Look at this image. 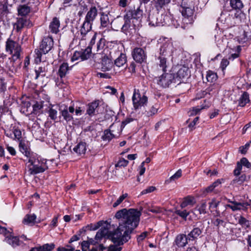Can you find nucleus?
I'll list each match as a JSON object with an SVG mask.
<instances>
[{
  "label": "nucleus",
  "mask_w": 251,
  "mask_h": 251,
  "mask_svg": "<svg viewBox=\"0 0 251 251\" xmlns=\"http://www.w3.org/2000/svg\"><path fill=\"white\" fill-rule=\"evenodd\" d=\"M141 213L137 209L123 208L116 212L115 217L119 220V226L111 234L113 243L118 245H110L108 251H121L123 245L131 238V234L138 226Z\"/></svg>",
  "instance_id": "1"
},
{
  "label": "nucleus",
  "mask_w": 251,
  "mask_h": 251,
  "mask_svg": "<svg viewBox=\"0 0 251 251\" xmlns=\"http://www.w3.org/2000/svg\"><path fill=\"white\" fill-rule=\"evenodd\" d=\"M27 160L26 166L30 175L43 173L48 169V161L41 159L36 153L29 156Z\"/></svg>",
  "instance_id": "2"
},
{
  "label": "nucleus",
  "mask_w": 251,
  "mask_h": 251,
  "mask_svg": "<svg viewBox=\"0 0 251 251\" xmlns=\"http://www.w3.org/2000/svg\"><path fill=\"white\" fill-rule=\"evenodd\" d=\"M53 46V39L51 37H44L40 46L39 49L35 50V61L36 63L42 61V53L45 54L50 51Z\"/></svg>",
  "instance_id": "3"
},
{
  "label": "nucleus",
  "mask_w": 251,
  "mask_h": 251,
  "mask_svg": "<svg viewBox=\"0 0 251 251\" xmlns=\"http://www.w3.org/2000/svg\"><path fill=\"white\" fill-rule=\"evenodd\" d=\"M133 105L135 110L140 108L142 106L146 105L148 102V98L146 96H141L138 89H134L132 98Z\"/></svg>",
  "instance_id": "4"
},
{
  "label": "nucleus",
  "mask_w": 251,
  "mask_h": 251,
  "mask_svg": "<svg viewBox=\"0 0 251 251\" xmlns=\"http://www.w3.org/2000/svg\"><path fill=\"white\" fill-rule=\"evenodd\" d=\"M6 51L13 54V57L18 59L20 57L21 47L19 44L13 40L8 39L6 42Z\"/></svg>",
  "instance_id": "5"
},
{
  "label": "nucleus",
  "mask_w": 251,
  "mask_h": 251,
  "mask_svg": "<svg viewBox=\"0 0 251 251\" xmlns=\"http://www.w3.org/2000/svg\"><path fill=\"white\" fill-rule=\"evenodd\" d=\"M97 37V34L96 33H94L88 47L84 50H82L81 51H79L80 58L82 60H87L91 56L92 53V47L91 46L94 45L95 43H96Z\"/></svg>",
  "instance_id": "6"
},
{
  "label": "nucleus",
  "mask_w": 251,
  "mask_h": 251,
  "mask_svg": "<svg viewBox=\"0 0 251 251\" xmlns=\"http://www.w3.org/2000/svg\"><path fill=\"white\" fill-rule=\"evenodd\" d=\"M92 28L91 24L83 22L78 33L77 38L80 40H85L90 37V30Z\"/></svg>",
  "instance_id": "7"
},
{
  "label": "nucleus",
  "mask_w": 251,
  "mask_h": 251,
  "mask_svg": "<svg viewBox=\"0 0 251 251\" xmlns=\"http://www.w3.org/2000/svg\"><path fill=\"white\" fill-rule=\"evenodd\" d=\"M132 56L133 59L139 63L145 62L147 58L144 50L141 48H135L132 51Z\"/></svg>",
  "instance_id": "8"
},
{
  "label": "nucleus",
  "mask_w": 251,
  "mask_h": 251,
  "mask_svg": "<svg viewBox=\"0 0 251 251\" xmlns=\"http://www.w3.org/2000/svg\"><path fill=\"white\" fill-rule=\"evenodd\" d=\"M174 76L171 73L162 74L157 80V83L162 87L165 88L169 86L174 79Z\"/></svg>",
  "instance_id": "9"
},
{
  "label": "nucleus",
  "mask_w": 251,
  "mask_h": 251,
  "mask_svg": "<svg viewBox=\"0 0 251 251\" xmlns=\"http://www.w3.org/2000/svg\"><path fill=\"white\" fill-rule=\"evenodd\" d=\"M175 50V48L172 43H166L161 47L159 55L169 58Z\"/></svg>",
  "instance_id": "10"
},
{
  "label": "nucleus",
  "mask_w": 251,
  "mask_h": 251,
  "mask_svg": "<svg viewBox=\"0 0 251 251\" xmlns=\"http://www.w3.org/2000/svg\"><path fill=\"white\" fill-rule=\"evenodd\" d=\"M180 11L182 15L184 17L182 20L183 23L186 24L191 23L192 22V16L194 14L193 10L190 7L182 6L181 9Z\"/></svg>",
  "instance_id": "11"
},
{
  "label": "nucleus",
  "mask_w": 251,
  "mask_h": 251,
  "mask_svg": "<svg viewBox=\"0 0 251 251\" xmlns=\"http://www.w3.org/2000/svg\"><path fill=\"white\" fill-rule=\"evenodd\" d=\"M228 201L232 204H227V206L232 209V211H235L237 210H246L250 204L247 202H237L235 201Z\"/></svg>",
  "instance_id": "12"
},
{
  "label": "nucleus",
  "mask_w": 251,
  "mask_h": 251,
  "mask_svg": "<svg viewBox=\"0 0 251 251\" xmlns=\"http://www.w3.org/2000/svg\"><path fill=\"white\" fill-rule=\"evenodd\" d=\"M143 10L140 7H138L136 9L133 10H129L126 14V19L131 20L132 19H136L139 22L143 16Z\"/></svg>",
  "instance_id": "13"
},
{
  "label": "nucleus",
  "mask_w": 251,
  "mask_h": 251,
  "mask_svg": "<svg viewBox=\"0 0 251 251\" xmlns=\"http://www.w3.org/2000/svg\"><path fill=\"white\" fill-rule=\"evenodd\" d=\"M98 15V10L95 6L91 7L88 11L84 22L91 24L92 25L93 21L95 20Z\"/></svg>",
  "instance_id": "14"
},
{
  "label": "nucleus",
  "mask_w": 251,
  "mask_h": 251,
  "mask_svg": "<svg viewBox=\"0 0 251 251\" xmlns=\"http://www.w3.org/2000/svg\"><path fill=\"white\" fill-rule=\"evenodd\" d=\"M73 66H69L67 63L63 62L59 67L57 75L61 79L65 78L69 74Z\"/></svg>",
  "instance_id": "15"
},
{
  "label": "nucleus",
  "mask_w": 251,
  "mask_h": 251,
  "mask_svg": "<svg viewBox=\"0 0 251 251\" xmlns=\"http://www.w3.org/2000/svg\"><path fill=\"white\" fill-rule=\"evenodd\" d=\"M16 30L17 32L20 31L25 26L31 27L32 24L31 22L25 18H20L18 19L17 22L15 24Z\"/></svg>",
  "instance_id": "16"
},
{
  "label": "nucleus",
  "mask_w": 251,
  "mask_h": 251,
  "mask_svg": "<svg viewBox=\"0 0 251 251\" xmlns=\"http://www.w3.org/2000/svg\"><path fill=\"white\" fill-rule=\"evenodd\" d=\"M3 234L5 236V241L11 245L13 247H17L20 245V241L19 238L16 236H11L10 234V232L6 229V233H0Z\"/></svg>",
  "instance_id": "17"
},
{
  "label": "nucleus",
  "mask_w": 251,
  "mask_h": 251,
  "mask_svg": "<svg viewBox=\"0 0 251 251\" xmlns=\"http://www.w3.org/2000/svg\"><path fill=\"white\" fill-rule=\"evenodd\" d=\"M113 67L112 59L107 55L102 57L101 61V70L103 72L110 71Z\"/></svg>",
  "instance_id": "18"
},
{
  "label": "nucleus",
  "mask_w": 251,
  "mask_h": 251,
  "mask_svg": "<svg viewBox=\"0 0 251 251\" xmlns=\"http://www.w3.org/2000/svg\"><path fill=\"white\" fill-rule=\"evenodd\" d=\"M203 227V224L201 223H200V225L198 226L194 227L193 229L188 234V238L189 239H197L201 234Z\"/></svg>",
  "instance_id": "19"
},
{
  "label": "nucleus",
  "mask_w": 251,
  "mask_h": 251,
  "mask_svg": "<svg viewBox=\"0 0 251 251\" xmlns=\"http://www.w3.org/2000/svg\"><path fill=\"white\" fill-rule=\"evenodd\" d=\"M168 58V57L160 55L158 57L159 62L157 63V64L164 73L166 72L169 68V62L167 60Z\"/></svg>",
  "instance_id": "20"
},
{
  "label": "nucleus",
  "mask_w": 251,
  "mask_h": 251,
  "mask_svg": "<svg viewBox=\"0 0 251 251\" xmlns=\"http://www.w3.org/2000/svg\"><path fill=\"white\" fill-rule=\"evenodd\" d=\"M99 105V100H96L88 104L87 110V114L91 116L96 114V113H98Z\"/></svg>",
  "instance_id": "21"
},
{
  "label": "nucleus",
  "mask_w": 251,
  "mask_h": 251,
  "mask_svg": "<svg viewBox=\"0 0 251 251\" xmlns=\"http://www.w3.org/2000/svg\"><path fill=\"white\" fill-rule=\"evenodd\" d=\"M105 45V40L104 38H100L99 39L98 41L96 44H94L92 47L93 50L94 54L98 53L99 51L103 50Z\"/></svg>",
  "instance_id": "22"
},
{
  "label": "nucleus",
  "mask_w": 251,
  "mask_h": 251,
  "mask_svg": "<svg viewBox=\"0 0 251 251\" xmlns=\"http://www.w3.org/2000/svg\"><path fill=\"white\" fill-rule=\"evenodd\" d=\"M75 152L78 155L85 154L86 151V143L80 142L73 148Z\"/></svg>",
  "instance_id": "23"
},
{
  "label": "nucleus",
  "mask_w": 251,
  "mask_h": 251,
  "mask_svg": "<svg viewBox=\"0 0 251 251\" xmlns=\"http://www.w3.org/2000/svg\"><path fill=\"white\" fill-rule=\"evenodd\" d=\"M60 113L63 117V119L67 122L71 121L73 118L72 114L69 112L68 108L67 106H63L61 105L59 108Z\"/></svg>",
  "instance_id": "24"
},
{
  "label": "nucleus",
  "mask_w": 251,
  "mask_h": 251,
  "mask_svg": "<svg viewBox=\"0 0 251 251\" xmlns=\"http://www.w3.org/2000/svg\"><path fill=\"white\" fill-rule=\"evenodd\" d=\"M188 239H189L188 236H186L184 234H179L176 237V244L179 247H183L187 244Z\"/></svg>",
  "instance_id": "25"
},
{
  "label": "nucleus",
  "mask_w": 251,
  "mask_h": 251,
  "mask_svg": "<svg viewBox=\"0 0 251 251\" xmlns=\"http://www.w3.org/2000/svg\"><path fill=\"white\" fill-rule=\"evenodd\" d=\"M59 26L60 22L59 20L56 17L53 18L49 26L50 32L53 33H57L59 31Z\"/></svg>",
  "instance_id": "26"
},
{
  "label": "nucleus",
  "mask_w": 251,
  "mask_h": 251,
  "mask_svg": "<svg viewBox=\"0 0 251 251\" xmlns=\"http://www.w3.org/2000/svg\"><path fill=\"white\" fill-rule=\"evenodd\" d=\"M55 245L53 243L46 244L39 247L32 248L29 251H50L54 248Z\"/></svg>",
  "instance_id": "27"
},
{
  "label": "nucleus",
  "mask_w": 251,
  "mask_h": 251,
  "mask_svg": "<svg viewBox=\"0 0 251 251\" xmlns=\"http://www.w3.org/2000/svg\"><path fill=\"white\" fill-rule=\"evenodd\" d=\"M19 150L27 157V159L29 158V156L34 154L33 152H31L30 150L27 147L24 143L20 142L19 143Z\"/></svg>",
  "instance_id": "28"
},
{
  "label": "nucleus",
  "mask_w": 251,
  "mask_h": 251,
  "mask_svg": "<svg viewBox=\"0 0 251 251\" xmlns=\"http://www.w3.org/2000/svg\"><path fill=\"white\" fill-rule=\"evenodd\" d=\"M100 21V27L104 28L108 27L110 24L108 14L104 12L101 13Z\"/></svg>",
  "instance_id": "29"
},
{
  "label": "nucleus",
  "mask_w": 251,
  "mask_h": 251,
  "mask_svg": "<svg viewBox=\"0 0 251 251\" xmlns=\"http://www.w3.org/2000/svg\"><path fill=\"white\" fill-rule=\"evenodd\" d=\"M149 25L151 26L163 25L162 23L158 21L157 15L154 14H150L148 17Z\"/></svg>",
  "instance_id": "30"
},
{
  "label": "nucleus",
  "mask_w": 251,
  "mask_h": 251,
  "mask_svg": "<svg viewBox=\"0 0 251 251\" xmlns=\"http://www.w3.org/2000/svg\"><path fill=\"white\" fill-rule=\"evenodd\" d=\"M36 219L35 214H27L23 219V223L27 225L32 226L35 224Z\"/></svg>",
  "instance_id": "31"
},
{
  "label": "nucleus",
  "mask_w": 251,
  "mask_h": 251,
  "mask_svg": "<svg viewBox=\"0 0 251 251\" xmlns=\"http://www.w3.org/2000/svg\"><path fill=\"white\" fill-rule=\"evenodd\" d=\"M250 101L249 94L246 92H244L238 100V105L244 107L247 103H249Z\"/></svg>",
  "instance_id": "32"
},
{
  "label": "nucleus",
  "mask_w": 251,
  "mask_h": 251,
  "mask_svg": "<svg viewBox=\"0 0 251 251\" xmlns=\"http://www.w3.org/2000/svg\"><path fill=\"white\" fill-rule=\"evenodd\" d=\"M190 72L188 68L183 66L177 72V77H178L180 79L185 78L186 77H188L190 75Z\"/></svg>",
  "instance_id": "33"
},
{
  "label": "nucleus",
  "mask_w": 251,
  "mask_h": 251,
  "mask_svg": "<svg viewBox=\"0 0 251 251\" xmlns=\"http://www.w3.org/2000/svg\"><path fill=\"white\" fill-rule=\"evenodd\" d=\"M171 0H153L154 5L157 10L159 11L165 6L168 4Z\"/></svg>",
  "instance_id": "34"
},
{
  "label": "nucleus",
  "mask_w": 251,
  "mask_h": 251,
  "mask_svg": "<svg viewBox=\"0 0 251 251\" xmlns=\"http://www.w3.org/2000/svg\"><path fill=\"white\" fill-rule=\"evenodd\" d=\"M126 62V57L125 54L121 53L120 55L115 60V64L116 66L120 67L124 66Z\"/></svg>",
  "instance_id": "35"
},
{
  "label": "nucleus",
  "mask_w": 251,
  "mask_h": 251,
  "mask_svg": "<svg viewBox=\"0 0 251 251\" xmlns=\"http://www.w3.org/2000/svg\"><path fill=\"white\" fill-rule=\"evenodd\" d=\"M247 180V176L245 174L241 175L240 176H236V177L232 180L231 184L232 185L237 186L239 184H242L244 181Z\"/></svg>",
  "instance_id": "36"
},
{
  "label": "nucleus",
  "mask_w": 251,
  "mask_h": 251,
  "mask_svg": "<svg viewBox=\"0 0 251 251\" xmlns=\"http://www.w3.org/2000/svg\"><path fill=\"white\" fill-rule=\"evenodd\" d=\"M230 5L232 9L240 10L243 7V4L241 0H230Z\"/></svg>",
  "instance_id": "37"
},
{
  "label": "nucleus",
  "mask_w": 251,
  "mask_h": 251,
  "mask_svg": "<svg viewBox=\"0 0 251 251\" xmlns=\"http://www.w3.org/2000/svg\"><path fill=\"white\" fill-rule=\"evenodd\" d=\"M30 7L26 5H20L18 8L19 15L22 16L27 15L30 12Z\"/></svg>",
  "instance_id": "38"
},
{
  "label": "nucleus",
  "mask_w": 251,
  "mask_h": 251,
  "mask_svg": "<svg viewBox=\"0 0 251 251\" xmlns=\"http://www.w3.org/2000/svg\"><path fill=\"white\" fill-rule=\"evenodd\" d=\"M195 203V201H194V198L190 196H188L184 199L183 201L180 204V206L182 208H183L188 205H193Z\"/></svg>",
  "instance_id": "39"
},
{
  "label": "nucleus",
  "mask_w": 251,
  "mask_h": 251,
  "mask_svg": "<svg viewBox=\"0 0 251 251\" xmlns=\"http://www.w3.org/2000/svg\"><path fill=\"white\" fill-rule=\"evenodd\" d=\"M57 106L52 105L49 107L48 111L49 116L52 120H55L57 119Z\"/></svg>",
  "instance_id": "40"
},
{
  "label": "nucleus",
  "mask_w": 251,
  "mask_h": 251,
  "mask_svg": "<svg viewBox=\"0 0 251 251\" xmlns=\"http://www.w3.org/2000/svg\"><path fill=\"white\" fill-rule=\"evenodd\" d=\"M124 19L125 20V23L123 25L121 30L123 32L127 34L128 32H129L130 20L128 18L126 19V15L124 16Z\"/></svg>",
  "instance_id": "41"
},
{
  "label": "nucleus",
  "mask_w": 251,
  "mask_h": 251,
  "mask_svg": "<svg viewBox=\"0 0 251 251\" xmlns=\"http://www.w3.org/2000/svg\"><path fill=\"white\" fill-rule=\"evenodd\" d=\"M47 71V69L44 66H39L38 68H36L35 70L36 73L35 79H37L40 75L43 77L45 76Z\"/></svg>",
  "instance_id": "42"
},
{
  "label": "nucleus",
  "mask_w": 251,
  "mask_h": 251,
  "mask_svg": "<svg viewBox=\"0 0 251 251\" xmlns=\"http://www.w3.org/2000/svg\"><path fill=\"white\" fill-rule=\"evenodd\" d=\"M206 79L207 81L210 82H215L217 79V74L212 71H208L207 72Z\"/></svg>",
  "instance_id": "43"
},
{
  "label": "nucleus",
  "mask_w": 251,
  "mask_h": 251,
  "mask_svg": "<svg viewBox=\"0 0 251 251\" xmlns=\"http://www.w3.org/2000/svg\"><path fill=\"white\" fill-rule=\"evenodd\" d=\"M238 223L243 227H249L251 226V222L243 216H240Z\"/></svg>",
  "instance_id": "44"
},
{
  "label": "nucleus",
  "mask_w": 251,
  "mask_h": 251,
  "mask_svg": "<svg viewBox=\"0 0 251 251\" xmlns=\"http://www.w3.org/2000/svg\"><path fill=\"white\" fill-rule=\"evenodd\" d=\"M128 197V194L127 193H125L120 196V197L117 200V201L113 203L112 205L113 207L114 208L117 207L119 205L122 203L123 201Z\"/></svg>",
  "instance_id": "45"
},
{
  "label": "nucleus",
  "mask_w": 251,
  "mask_h": 251,
  "mask_svg": "<svg viewBox=\"0 0 251 251\" xmlns=\"http://www.w3.org/2000/svg\"><path fill=\"white\" fill-rule=\"evenodd\" d=\"M181 176V170H178L174 175H173L171 177H170L168 179L165 180V184H169L171 181H174L176 179H178Z\"/></svg>",
  "instance_id": "46"
},
{
  "label": "nucleus",
  "mask_w": 251,
  "mask_h": 251,
  "mask_svg": "<svg viewBox=\"0 0 251 251\" xmlns=\"http://www.w3.org/2000/svg\"><path fill=\"white\" fill-rule=\"evenodd\" d=\"M206 202L203 201L201 203L200 206H197L194 209V213H195L196 211H198L200 214H205L206 213Z\"/></svg>",
  "instance_id": "47"
},
{
  "label": "nucleus",
  "mask_w": 251,
  "mask_h": 251,
  "mask_svg": "<svg viewBox=\"0 0 251 251\" xmlns=\"http://www.w3.org/2000/svg\"><path fill=\"white\" fill-rule=\"evenodd\" d=\"M175 213L185 220H186L187 216L190 214V212H187L186 210L182 211L180 210H176Z\"/></svg>",
  "instance_id": "48"
},
{
  "label": "nucleus",
  "mask_w": 251,
  "mask_h": 251,
  "mask_svg": "<svg viewBox=\"0 0 251 251\" xmlns=\"http://www.w3.org/2000/svg\"><path fill=\"white\" fill-rule=\"evenodd\" d=\"M242 165L240 161L237 162L236 168L234 169L233 173L234 176H237L240 174L241 171L242 169Z\"/></svg>",
  "instance_id": "49"
},
{
  "label": "nucleus",
  "mask_w": 251,
  "mask_h": 251,
  "mask_svg": "<svg viewBox=\"0 0 251 251\" xmlns=\"http://www.w3.org/2000/svg\"><path fill=\"white\" fill-rule=\"evenodd\" d=\"M114 137L115 135L112 133L111 131L110 130L109 131H105L103 138L104 140H107L109 141Z\"/></svg>",
  "instance_id": "50"
},
{
  "label": "nucleus",
  "mask_w": 251,
  "mask_h": 251,
  "mask_svg": "<svg viewBox=\"0 0 251 251\" xmlns=\"http://www.w3.org/2000/svg\"><path fill=\"white\" fill-rule=\"evenodd\" d=\"M240 162L242 164V166H244L247 167V168H251V163L248 161V160L246 158H242L240 160Z\"/></svg>",
  "instance_id": "51"
},
{
  "label": "nucleus",
  "mask_w": 251,
  "mask_h": 251,
  "mask_svg": "<svg viewBox=\"0 0 251 251\" xmlns=\"http://www.w3.org/2000/svg\"><path fill=\"white\" fill-rule=\"evenodd\" d=\"M81 249L82 251H90L89 242L84 241L81 243Z\"/></svg>",
  "instance_id": "52"
},
{
  "label": "nucleus",
  "mask_w": 251,
  "mask_h": 251,
  "mask_svg": "<svg viewBox=\"0 0 251 251\" xmlns=\"http://www.w3.org/2000/svg\"><path fill=\"white\" fill-rule=\"evenodd\" d=\"M14 139L20 140L22 137V132L20 130L17 128L13 130Z\"/></svg>",
  "instance_id": "53"
},
{
  "label": "nucleus",
  "mask_w": 251,
  "mask_h": 251,
  "mask_svg": "<svg viewBox=\"0 0 251 251\" xmlns=\"http://www.w3.org/2000/svg\"><path fill=\"white\" fill-rule=\"evenodd\" d=\"M155 190H156V187H155L152 186H149V187H147L146 189L143 190L141 192V195H145V194H148V193H150L154 191H155Z\"/></svg>",
  "instance_id": "54"
},
{
  "label": "nucleus",
  "mask_w": 251,
  "mask_h": 251,
  "mask_svg": "<svg viewBox=\"0 0 251 251\" xmlns=\"http://www.w3.org/2000/svg\"><path fill=\"white\" fill-rule=\"evenodd\" d=\"M128 163V161L125 159H120L117 163L115 165V167H125L126 166Z\"/></svg>",
  "instance_id": "55"
},
{
  "label": "nucleus",
  "mask_w": 251,
  "mask_h": 251,
  "mask_svg": "<svg viewBox=\"0 0 251 251\" xmlns=\"http://www.w3.org/2000/svg\"><path fill=\"white\" fill-rule=\"evenodd\" d=\"M148 235V232L147 231H145L139 235L137 237V241L138 243H140L142 242Z\"/></svg>",
  "instance_id": "56"
},
{
  "label": "nucleus",
  "mask_w": 251,
  "mask_h": 251,
  "mask_svg": "<svg viewBox=\"0 0 251 251\" xmlns=\"http://www.w3.org/2000/svg\"><path fill=\"white\" fill-rule=\"evenodd\" d=\"M4 79L3 78H0V93H3L6 90V86L4 82Z\"/></svg>",
  "instance_id": "57"
},
{
  "label": "nucleus",
  "mask_w": 251,
  "mask_h": 251,
  "mask_svg": "<svg viewBox=\"0 0 251 251\" xmlns=\"http://www.w3.org/2000/svg\"><path fill=\"white\" fill-rule=\"evenodd\" d=\"M250 143H247L245 144V146H242L240 148L239 151L242 154H245L247 152V150H248L250 146Z\"/></svg>",
  "instance_id": "58"
},
{
  "label": "nucleus",
  "mask_w": 251,
  "mask_h": 251,
  "mask_svg": "<svg viewBox=\"0 0 251 251\" xmlns=\"http://www.w3.org/2000/svg\"><path fill=\"white\" fill-rule=\"evenodd\" d=\"M99 232H100L101 234L104 235V236H106L108 233V226L106 225V226L101 227L100 229L99 230Z\"/></svg>",
  "instance_id": "59"
},
{
  "label": "nucleus",
  "mask_w": 251,
  "mask_h": 251,
  "mask_svg": "<svg viewBox=\"0 0 251 251\" xmlns=\"http://www.w3.org/2000/svg\"><path fill=\"white\" fill-rule=\"evenodd\" d=\"M229 61L227 59L223 58L221 62V67L223 70L226 69V68L228 65Z\"/></svg>",
  "instance_id": "60"
},
{
  "label": "nucleus",
  "mask_w": 251,
  "mask_h": 251,
  "mask_svg": "<svg viewBox=\"0 0 251 251\" xmlns=\"http://www.w3.org/2000/svg\"><path fill=\"white\" fill-rule=\"evenodd\" d=\"M205 108L204 106H198L193 108V111L192 114H198L201 109Z\"/></svg>",
  "instance_id": "61"
},
{
  "label": "nucleus",
  "mask_w": 251,
  "mask_h": 251,
  "mask_svg": "<svg viewBox=\"0 0 251 251\" xmlns=\"http://www.w3.org/2000/svg\"><path fill=\"white\" fill-rule=\"evenodd\" d=\"M42 104L37 102H36V103L33 105V109L34 112L41 109V108H42Z\"/></svg>",
  "instance_id": "62"
},
{
  "label": "nucleus",
  "mask_w": 251,
  "mask_h": 251,
  "mask_svg": "<svg viewBox=\"0 0 251 251\" xmlns=\"http://www.w3.org/2000/svg\"><path fill=\"white\" fill-rule=\"evenodd\" d=\"M68 247H69V249H67L65 247H59L57 249L58 251H73L74 250V248L72 247L70 245H67Z\"/></svg>",
  "instance_id": "63"
},
{
  "label": "nucleus",
  "mask_w": 251,
  "mask_h": 251,
  "mask_svg": "<svg viewBox=\"0 0 251 251\" xmlns=\"http://www.w3.org/2000/svg\"><path fill=\"white\" fill-rule=\"evenodd\" d=\"M103 249H104V247L102 245L100 244L98 248L92 247V248L90 249V251H103Z\"/></svg>",
  "instance_id": "64"
}]
</instances>
